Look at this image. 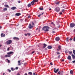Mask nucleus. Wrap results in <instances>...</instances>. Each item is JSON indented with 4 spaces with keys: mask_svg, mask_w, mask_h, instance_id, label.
I'll list each match as a JSON object with an SVG mask.
<instances>
[{
    "mask_svg": "<svg viewBox=\"0 0 75 75\" xmlns=\"http://www.w3.org/2000/svg\"><path fill=\"white\" fill-rule=\"evenodd\" d=\"M62 47L61 46L59 45V46L58 47Z\"/></svg>",
    "mask_w": 75,
    "mask_h": 75,
    "instance_id": "57",
    "label": "nucleus"
},
{
    "mask_svg": "<svg viewBox=\"0 0 75 75\" xmlns=\"http://www.w3.org/2000/svg\"><path fill=\"white\" fill-rule=\"evenodd\" d=\"M5 36H6V35H5V34H4L3 33L1 34V37H5Z\"/></svg>",
    "mask_w": 75,
    "mask_h": 75,
    "instance_id": "15",
    "label": "nucleus"
},
{
    "mask_svg": "<svg viewBox=\"0 0 75 75\" xmlns=\"http://www.w3.org/2000/svg\"><path fill=\"white\" fill-rule=\"evenodd\" d=\"M59 14L60 15L62 14V13L61 12H60L59 13Z\"/></svg>",
    "mask_w": 75,
    "mask_h": 75,
    "instance_id": "46",
    "label": "nucleus"
},
{
    "mask_svg": "<svg viewBox=\"0 0 75 75\" xmlns=\"http://www.w3.org/2000/svg\"><path fill=\"white\" fill-rule=\"evenodd\" d=\"M24 75H27V73H25Z\"/></svg>",
    "mask_w": 75,
    "mask_h": 75,
    "instance_id": "60",
    "label": "nucleus"
},
{
    "mask_svg": "<svg viewBox=\"0 0 75 75\" xmlns=\"http://www.w3.org/2000/svg\"><path fill=\"white\" fill-rule=\"evenodd\" d=\"M67 59H69V60H71V56L69 55L67 57Z\"/></svg>",
    "mask_w": 75,
    "mask_h": 75,
    "instance_id": "13",
    "label": "nucleus"
},
{
    "mask_svg": "<svg viewBox=\"0 0 75 75\" xmlns=\"http://www.w3.org/2000/svg\"><path fill=\"white\" fill-rule=\"evenodd\" d=\"M52 34H54V33H55V31H52Z\"/></svg>",
    "mask_w": 75,
    "mask_h": 75,
    "instance_id": "45",
    "label": "nucleus"
},
{
    "mask_svg": "<svg viewBox=\"0 0 75 75\" xmlns=\"http://www.w3.org/2000/svg\"><path fill=\"white\" fill-rule=\"evenodd\" d=\"M72 52H69L70 54H72Z\"/></svg>",
    "mask_w": 75,
    "mask_h": 75,
    "instance_id": "40",
    "label": "nucleus"
},
{
    "mask_svg": "<svg viewBox=\"0 0 75 75\" xmlns=\"http://www.w3.org/2000/svg\"><path fill=\"white\" fill-rule=\"evenodd\" d=\"M71 55L72 56L73 59H75V56L73 54H72Z\"/></svg>",
    "mask_w": 75,
    "mask_h": 75,
    "instance_id": "21",
    "label": "nucleus"
},
{
    "mask_svg": "<svg viewBox=\"0 0 75 75\" xmlns=\"http://www.w3.org/2000/svg\"><path fill=\"white\" fill-rule=\"evenodd\" d=\"M27 35H28V36H30L31 35V33H27Z\"/></svg>",
    "mask_w": 75,
    "mask_h": 75,
    "instance_id": "32",
    "label": "nucleus"
},
{
    "mask_svg": "<svg viewBox=\"0 0 75 75\" xmlns=\"http://www.w3.org/2000/svg\"><path fill=\"white\" fill-rule=\"evenodd\" d=\"M43 45H44V47H47V45L45 44V43H44L43 44Z\"/></svg>",
    "mask_w": 75,
    "mask_h": 75,
    "instance_id": "24",
    "label": "nucleus"
},
{
    "mask_svg": "<svg viewBox=\"0 0 75 75\" xmlns=\"http://www.w3.org/2000/svg\"><path fill=\"white\" fill-rule=\"evenodd\" d=\"M28 74L30 75H33V73L31 72H29Z\"/></svg>",
    "mask_w": 75,
    "mask_h": 75,
    "instance_id": "26",
    "label": "nucleus"
},
{
    "mask_svg": "<svg viewBox=\"0 0 75 75\" xmlns=\"http://www.w3.org/2000/svg\"><path fill=\"white\" fill-rule=\"evenodd\" d=\"M5 74V73H4L3 74V75H4Z\"/></svg>",
    "mask_w": 75,
    "mask_h": 75,
    "instance_id": "63",
    "label": "nucleus"
},
{
    "mask_svg": "<svg viewBox=\"0 0 75 75\" xmlns=\"http://www.w3.org/2000/svg\"><path fill=\"white\" fill-rule=\"evenodd\" d=\"M7 8H4V9H3V11H7Z\"/></svg>",
    "mask_w": 75,
    "mask_h": 75,
    "instance_id": "18",
    "label": "nucleus"
},
{
    "mask_svg": "<svg viewBox=\"0 0 75 75\" xmlns=\"http://www.w3.org/2000/svg\"><path fill=\"white\" fill-rule=\"evenodd\" d=\"M60 40V38L59 37H57L55 38V40L57 41H59Z\"/></svg>",
    "mask_w": 75,
    "mask_h": 75,
    "instance_id": "7",
    "label": "nucleus"
},
{
    "mask_svg": "<svg viewBox=\"0 0 75 75\" xmlns=\"http://www.w3.org/2000/svg\"><path fill=\"white\" fill-rule=\"evenodd\" d=\"M5 57H11L10 55H5Z\"/></svg>",
    "mask_w": 75,
    "mask_h": 75,
    "instance_id": "28",
    "label": "nucleus"
},
{
    "mask_svg": "<svg viewBox=\"0 0 75 75\" xmlns=\"http://www.w3.org/2000/svg\"><path fill=\"white\" fill-rule=\"evenodd\" d=\"M64 61V59H62V61Z\"/></svg>",
    "mask_w": 75,
    "mask_h": 75,
    "instance_id": "61",
    "label": "nucleus"
},
{
    "mask_svg": "<svg viewBox=\"0 0 75 75\" xmlns=\"http://www.w3.org/2000/svg\"><path fill=\"white\" fill-rule=\"evenodd\" d=\"M11 10H16V7H13L12 8H11Z\"/></svg>",
    "mask_w": 75,
    "mask_h": 75,
    "instance_id": "11",
    "label": "nucleus"
},
{
    "mask_svg": "<svg viewBox=\"0 0 75 75\" xmlns=\"http://www.w3.org/2000/svg\"><path fill=\"white\" fill-rule=\"evenodd\" d=\"M2 28V27L1 26H0V29H1Z\"/></svg>",
    "mask_w": 75,
    "mask_h": 75,
    "instance_id": "58",
    "label": "nucleus"
},
{
    "mask_svg": "<svg viewBox=\"0 0 75 75\" xmlns=\"http://www.w3.org/2000/svg\"><path fill=\"white\" fill-rule=\"evenodd\" d=\"M4 7H7V8H8L9 7V6H8V5H4Z\"/></svg>",
    "mask_w": 75,
    "mask_h": 75,
    "instance_id": "27",
    "label": "nucleus"
},
{
    "mask_svg": "<svg viewBox=\"0 0 75 75\" xmlns=\"http://www.w3.org/2000/svg\"><path fill=\"white\" fill-rule=\"evenodd\" d=\"M64 72V71H62L61 73H63Z\"/></svg>",
    "mask_w": 75,
    "mask_h": 75,
    "instance_id": "59",
    "label": "nucleus"
},
{
    "mask_svg": "<svg viewBox=\"0 0 75 75\" xmlns=\"http://www.w3.org/2000/svg\"><path fill=\"white\" fill-rule=\"evenodd\" d=\"M30 4H31V5H32V6H33V5L34 4V2L33 1H32L31 2Z\"/></svg>",
    "mask_w": 75,
    "mask_h": 75,
    "instance_id": "23",
    "label": "nucleus"
},
{
    "mask_svg": "<svg viewBox=\"0 0 75 75\" xmlns=\"http://www.w3.org/2000/svg\"><path fill=\"white\" fill-rule=\"evenodd\" d=\"M73 52L74 54V55H75V50H73Z\"/></svg>",
    "mask_w": 75,
    "mask_h": 75,
    "instance_id": "31",
    "label": "nucleus"
},
{
    "mask_svg": "<svg viewBox=\"0 0 75 75\" xmlns=\"http://www.w3.org/2000/svg\"><path fill=\"white\" fill-rule=\"evenodd\" d=\"M13 39L14 40H19V38H16V37H14L13 38Z\"/></svg>",
    "mask_w": 75,
    "mask_h": 75,
    "instance_id": "16",
    "label": "nucleus"
},
{
    "mask_svg": "<svg viewBox=\"0 0 75 75\" xmlns=\"http://www.w3.org/2000/svg\"><path fill=\"white\" fill-rule=\"evenodd\" d=\"M74 41H75V37H74Z\"/></svg>",
    "mask_w": 75,
    "mask_h": 75,
    "instance_id": "44",
    "label": "nucleus"
},
{
    "mask_svg": "<svg viewBox=\"0 0 75 75\" xmlns=\"http://www.w3.org/2000/svg\"><path fill=\"white\" fill-rule=\"evenodd\" d=\"M49 10H51V8H50V9H49Z\"/></svg>",
    "mask_w": 75,
    "mask_h": 75,
    "instance_id": "64",
    "label": "nucleus"
},
{
    "mask_svg": "<svg viewBox=\"0 0 75 75\" xmlns=\"http://www.w3.org/2000/svg\"><path fill=\"white\" fill-rule=\"evenodd\" d=\"M34 52H35V51H33V52L31 53V54H34Z\"/></svg>",
    "mask_w": 75,
    "mask_h": 75,
    "instance_id": "41",
    "label": "nucleus"
},
{
    "mask_svg": "<svg viewBox=\"0 0 75 75\" xmlns=\"http://www.w3.org/2000/svg\"><path fill=\"white\" fill-rule=\"evenodd\" d=\"M27 34H25V36H27Z\"/></svg>",
    "mask_w": 75,
    "mask_h": 75,
    "instance_id": "52",
    "label": "nucleus"
},
{
    "mask_svg": "<svg viewBox=\"0 0 75 75\" xmlns=\"http://www.w3.org/2000/svg\"><path fill=\"white\" fill-rule=\"evenodd\" d=\"M63 73H61V71H59L58 72V74L59 75H63Z\"/></svg>",
    "mask_w": 75,
    "mask_h": 75,
    "instance_id": "9",
    "label": "nucleus"
},
{
    "mask_svg": "<svg viewBox=\"0 0 75 75\" xmlns=\"http://www.w3.org/2000/svg\"><path fill=\"white\" fill-rule=\"evenodd\" d=\"M72 62L73 63H75V60H74V61H73Z\"/></svg>",
    "mask_w": 75,
    "mask_h": 75,
    "instance_id": "42",
    "label": "nucleus"
},
{
    "mask_svg": "<svg viewBox=\"0 0 75 75\" xmlns=\"http://www.w3.org/2000/svg\"><path fill=\"white\" fill-rule=\"evenodd\" d=\"M59 50H61V47H59Z\"/></svg>",
    "mask_w": 75,
    "mask_h": 75,
    "instance_id": "47",
    "label": "nucleus"
},
{
    "mask_svg": "<svg viewBox=\"0 0 75 75\" xmlns=\"http://www.w3.org/2000/svg\"><path fill=\"white\" fill-rule=\"evenodd\" d=\"M31 6V4L30 3L28 5V7H30Z\"/></svg>",
    "mask_w": 75,
    "mask_h": 75,
    "instance_id": "19",
    "label": "nucleus"
},
{
    "mask_svg": "<svg viewBox=\"0 0 75 75\" xmlns=\"http://www.w3.org/2000/svg\"><path fill=\"white\" fill-rule=\"evenodd\" d=\"M12 40H9L6 41V43L7 45H10V44H11L12 43Z\"/></svg>",
    "mask_w": 75,
    "mask_h": 75,
    "instance_id": "2",
    "label": "nucleus"
},
{
    "mask_svg": "<svg viewBox=\"0 0 75 75\" xmlns=\"http://www.w3.org/2000/svg\"><path fill=\"white\" fill-rule=\"evenodd\" d=\"M34 27V26L31 25V24H29L28 26V28H29V29H31V28H33Z\"/></svg>",
    "mask_w": 75,
    "mask_h": 75,
    "instance_id": "5",
    "label": "nucleus"
},
{
    "mask_svg": "<svg viewBox=\"0 0 75 75\" xmlns=\"http://www.w3.org/2000/svg\"><path fill=\"white\" fill-rule=\"evenodd\" d=\"M18 69V67H16V69Z\"/></svg>",
    "mask_w": 75,
    "mask_h": 75,
    "instance_id": "48",
    "label": "nucleus"
},
{
    "mask_svg": "<svg viewBox=\"0 0 75 75\" xmlns=\"http://www.w3.org/2000/svg\"><path fill=\"white\" fill-rule=\"evenodd\" d=\"M18 3H21V1H18Z\"/></svg>",
    "mask_w": 75,
    "mask_h": 75,
    "instance_id": "43",
    "label": "nucleus"
},
{
    "mask_svg": "<svg viewBox=\"0 0 75 75\" xmlns=\"http://www.w3.org/2000/svg\"><path fill=\"white\" fill-rule=\"evenodd\" d=\"M70 72L71 74V75H74V72L72 70L70 71Z\"/></svg>",
    "mask_w": 75,
    "mask_h": 75,
    "instance_id": "17",
    "label": "nucleus"
},
{
    "mask_svg": "<svg viewBox=\"0 0 75 75\" xmlns=\"http://www.w3.org/2000/svg\"><path fill=\"white\" fill-rule=\"evenodd\" d=\"M33 75H35V72L33 73Z\"/></svg>",
    "mask_w": 75,
    "mask_h": 75,
    "instance_id": "55",
    "label": "nucleus"
},
{
    "mask_svg": "<svg viewBox=\"0 0 75 75\" xmlns=\"http://www.w3.org/2000/svg\"><path fill=\"white\" fill-rule=\"evenodd\" d=\"M57 54H60V53H59V52H57Z\"/></svg>",
    "mask_w": 75,
    "mask_h": 75,
    "instance_id": "38",
    "label": "nucleus"
},
{
    "mask_svg": "<svg viewBox=\"0 0 75 75\" xmlns=\"http://www.w3.org/2000/svg\"><path fill=\"white\" fill-rule=\"evenodd\" d=\"M48 49H52V47H47Z\"/></svg>",
    "mask_w": 75,
    "mask_h": 75,
    "instance_id": "34",
    "label": "nucleus"
},
{
    "mask_svg": "<svg viewBox=\"0 0 75 75\" xmlns=\"http://www.w3.org/2000/svg\"><path fill=\"white\" fill-rule=\"evenodd\" d=\"M7 61H8V63H10V61L8 59H6Z\"/></svg>",
    "mask_w": 75,
    "mask_h": 75,
    "instance_id": "30",
    "label": "nucleus"
},
{
    "mask_svg": "<svg viewBox=\"0 0 75 75\" xmlns=\"http://www.w3.org/2000/svg\"><path fill=\"white\" fill-rule=\"evenodd\" d=\"M43 14H44V13H42V14H40L38 16V17H40V16H42Z\"/></svg>",
    "mask_w": 75,
    "mask_h": 75,
    "instance_id": "20",
    "label": "nucleus"
},
{
    "mask_svg": "<svg viewBox=\"0 0 75 75\" xmlns=\"http://www.w3.org/2000/svg\"><path fill=\"white\" fill-rule=\"evenodd\" d=\"M17 75H20V74H19V73H18V74H17Z\"/></svg>",
    "mask_w": 75,
    "mask_h": 75,
    "instance_id": "62",
    "label": "nucleus"
},
{
    "mask_svg": "<svg viewBox=\"0 0 75 75\" xmlns=\"http://www.w3.org/2000/svg\"><path fill=\"white\" fill-rule=\"evenodd\" d=\"M75 26V24L74 23H72L70 24V26L71 28H73Z\"/></svg>",
    "mask_w": 75,
    "mask_h": 75,
    "instance_id": "3",
    "label": "nucleus"
},
{
    "mask_svg": "<svg viewBox=\"0 0 75 75\" xmlns=\"http://www.w3.org/2000/svg\"><path fill=\"white\" fill-rule=\"evenodd\" d=\"M11 70L12 71H14V69H13V68L12 67L11 68Z\"/></svg>",
    "mask_w": 75,
    "mask_h": 75,
    "instance_id": "37",
    "label": "nucleus"
},
{
    "mask_svg": "<svg viewBox=\"0 0 75 75\" xmlns=\"http://www.w3.org/2000/svg\"><path fill=\"white\" fill-rule=\"evenodd\" d=\"M33 1L34 2V3H36V2H38V0H33Z\"/></svg>",
    "mask_w": 75,
    "mask_h": 75,
    "instance_id": "22",
    "label": "nucleus"
},
{
    "mask_svg": "<svg viewBox=\"0 0 75 75\" xmlns=\"http://www.w3.org/2000/svg\"><path fill=\"white\" fill-rule=\"evenodd\" d=\"M49 28H50L49 27L45 26L42 28V30H44L45 32H47L49 31V30L48 29H49Z\"/></svg>",
    "mask_w": 75,
    "mask_h": 75,
    "instance_id": "1",
    "label": "nucleus"
},
{
    "mask_svg": "<svg viewBox=\"0 0 75 75\" xmlns=\"http://www.w3.org/2000/svg\"><path fill=\"white\" fill-rule=\"evenodd\" d=\"M39 10H44V9L43 8L40 7L39 8Z\"/></svg>",
    "mask_w": 75,
    "mask_h": 75,
    "instance_id": "25",
    "label": "nucleus"
},
{
    "mask_svg": "<svg viewBox=\"0 0 75 75\" xmlns=\"http://www.w3.org/2000/svg\"><path fill=\"white\" fill-rule=\"evenodd\" d=\"M70 41H72V38H70L69 39Z\"/></svg>",
    "mask_w": 75,
    "mask_h": 75,
    "instance_id": "39",
    "label": "nucleus"
},
{
    "mask_svg": "<svg viewBox=\"0 0 75 75\" xmlns=\"http://www.w3.org/2000/svg\"><path fill=\"white\" fill-rule=\"evenodd\" d=\"M67 42H68V41H69V39L68 38H66V40Z\"/></svg>",
    "mask_w": 75,
    "mask_h": 75,
    "instance_id": "29",
    "label": "nucleus"
},
{
    "mask_svg": "<svg viewBox=\"0 0 75 75\" xmlns=\"http://www.w3.org/2000/svg\"><path fill=\"white\" fill-rule=\"evenodd\" d=\"M8 71H9V72H11V70H10L9 69H8Z\"/></svg>",
    "mask_w": 75,
    "mask_h": 75,
    "instance_id": "36",
    "label": "nucleus"
},
{
    "mask_svg": "<svg viewBox=\"0 0 75 75\" xmlns=\"http://www.w3.org/2000/svg\"><path fill=\"white\" fill-rule=\"evenodd\" d=\"M59 71V69H57L56 70V69L55 68H54V72H55V73H57V72H58Z\"/></svg>",
    "mask_w": 75,
    "mask_h": 75,
    "instance_id": "6",
    "label": "nucleus"
},
{
    "mask_svg": "<svg viewBox=\"0 0 75 75\" xmlns=\"http://www.w3.org/2000/svg\"><path fill=\"white\" fill-rule=\"evenodd\" d=\"M30 17H31V16H28V18H30Z\"/></svg>",
    "mask_w": 75,
    "mask_h": 75,
    "instance_id": "49",
    "label": "nucleus"
},
{
    "mask_svg": "<svg viewBox=\"0 0 75 75\" xmlns=\"http://www.w3.org/2000/svg\"><path fill=\"white\" fill-rule=\"evenodd\" d=\"M55 10L57 12H59L60 11V8L59 7H56L55 8Z\"/></svg>",
    "mask_w": 75,
    "mask_h": 75,
    "instance_id": "4",
    "label": "nucleus"
},
{
    "mask_svg": "<svg viewBox=\"0 0 75 75\" xmlns=\"http://www.w3.org/2000/svg\"><path fill=\"white\" fill-rule=\"evenodd\" d=\"M73 32L74 33H75V29H74V30H73Z\"/></svg>",
    "mask_w": 75,
    "mask_h": 75,
    "instance_id": "53",
    "label": "nucleus"
},
{
    "mask_svg": "<svg viewBox=\"0 0 75 75\" xmlns=\"http://www.w3.org/2000/svg\"><path fill=\"white\" fill-rule=\"evenodd\" d=\"M62 12H65V10L64 9H63L62 10Z\"/></svg>",
    "mask_w": 75,
    "mask_h": 75,
    "instance_id": "33",
    "label": "nucleus"
},
{
    "mask_svg": "<svg viewBox=\"0 0 75 75\" xmlns=\"http://www.w3.org/2000/svg\"><path fill=\"white\" fill-rule=\"evenodd\" d=\"M47 47H52V46H49Z\"/></svg>",
    "mask_w": 75,
    "mask_h": 75,
    "instance_id": "51",
    "label": "nucleus"
},
{
    "mask_svg": "<svg viewBox=\"0 0 75 75\" xmlns=\"http://www.w3.org/2000/svg\"><path fill=\"white\" fill-rule=\"evenodd\" d=\"M58 58H60V55L58 56Z\"/></svg>",
    "mask_w": 75,
    "mask_h": 75,
    "instance_id": "50",
    "label": "nucleus"
},
{
    "mask_svg": "<svg viewBox=\"0 0 75 75\" xmlns=\"http://www.w3.org/2000/svg\"><path fill=\"white\" fill-rule=\"evenodd\" d=\"M54 4H56L57 5H58V4H59V2L55 1L54 2Z\"/></svg>",
    "mask_w": 75,
    "mask_h": 75,
    "instance_id": "10",
    "label": "nucleus"
},
{
    "mask_svg": "<svg viewBox=\"0 0 75 75\" xmlns=\"http://www.w3.org/2000/svg\"><path fill=\"white\" fill-rule=\"evenodd\" d=\"M7 51H9V47L7 49Z\"/></svg>",
    "mask_w": 75,
    "mask_h": 75,
    "instance_id": "56",
    "label": "nucleus"
},
{
    "mask_svg": "<svg viewBox=\"0 0 75 75\" xmlns=\"http://www.w3.org/2000/svg\"><path fill=\"white\" fill-rule=\"evenodd\" d=\"M32 25H34V23L33 22H32Z\"/></svg>",
    "mask_w": 75,
    "mask_h": 75,
    "instance_id": "54",
    "label": "nucleus"
},
{
    "mask_svg": "<svg viewBox=\"0 0 75 75\" xmlns=\"http://www.w3.org/2000/svg\"><path fill=\"white\" fill-rule=\"evenodd\" d=\"M13 52H8L7 54L8 55H11V54H13Z\"/></svg>",
    "mask_w": 75,
    "mask_h": 75,
    "instance_id": "8",
    "label": "nucleus"
},
{
    "mask_svg": "<svg viewBox=\"0 0 75 75\" xmlns=\"http://www.w3.org/2000/svg\"><path fill=\"white\" fill-rule=\"evenodd\" d=\"M20 15H21V14L20 13H16V16H19Z\"/></svg>",
    "mask_w": 75,
    "mask_h": 75,
    "instance_id": "14",
    "label": "nucleus"
},
{
    "mask_svg": "<svg viewBox=\"0 0 75 75\" xmlns=\"http://www.w3.org/2000/svg\"><path fill=\"white\" fill-rule=\"evenodd\" d=\"M18 65H21V61H20V60H19L18 61Z\"/></svg>",
    "mask_w": 75,
    "mask_h": 75,
    "instance_id": "12",
    "label": "nucleus"
},
{
    "mask_svg": "<svg viewBox=\"0 0 75 75\" xmlns=\"http://www.w3.org/2000/svg\"><path fill=\"white\" fill-rule=\"evenodd\" d=\"M50 64L51 65H53V64H52V62H51L50 63Z\"/></svg>",
    "mask_w": 75,
    "mask_h": 75,
    "instance_id": "35",
    "label": "nucleus"
}]
</instances>
